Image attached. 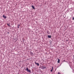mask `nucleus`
<instances>
[{"instance_id":"16","label":"nucleus","mask_w":74,"mask_h":74,"mask_svg":"<svg viewBox=\"0 0 74 74\" xmlns=\"http://www.w3.org/2000/svg\"><path fill=\"white\" fill-rule=\"evenodd\" d=\"M8 34L9 33V32H8Z\"/></svg>"},{"instance_id":"5","label":"nucleus","mask_w":74,"mask_h":74,"mask_svg":"<svg viewBox=\"0 0 74 74\" xmlns=\"http://www.w3.org/2000/svg\"><path fill=\"white\" fill-rule=\"evenodd\" d=\"M32 8H33V9H34V10L35 9V8H34V6L32 5Z\"/></svg>"},{"instance_id":"6","label":"nucleus","mask_w":74,"mask_h":74,"mask_svg":"<svg viewBox=\"0 0 74 74\" xmlns=\"http://www.w3.org/2000/svg\"><path fill=\"white\" fill-rule=\"evenodd\" d=\"M60 62V59H58V63H59Z\"/></svg>"},{"instance_id":"15","label":"nucleus","mask_w":74,"mask_h":74,"mask_svg":"<svg viewBox=\"0 0 74 74\" xmlns=\"http://www.w3.org/2000/svg\"><path fill=\"white\" fill-rule=\"evenodd\" d=\"M18 26H20V25L19 24L18 25Z\"/></svg>"},{"instance_id":"4","label":"nucleus","mask_w":74,"mask_h":74,"mask_svg":"<svg viewBox=\"0 0 74 74\" xmlns=\"http://www.w3.org/2000/svg\"><path fill=\"white\" fill-rule=\"evenodd\" d=\"M3 18H5V19H6V18H7V16H4V15H3Z\"/></svg>"},{"instance_id":"11","label":"nucleus","mask_w":74,"mask_h":74,"mask_svg":"<svg viewBox=\"0 0 74 74\" xmlns=\"http://www.w3.org/2000/svg\"><path fill=\"white\" fill-rule=\"evenodd\" d=\"M7 25L8 26H10V24H7Z\"/></svg>"},{"instance_id":"8","label":"nucleus","mask_w":74,"mask_h":74,"mask_svg":"<svg viewBox=\"0 0 74 74\" xmlns=\"http://www.w3.org/2000/svg\"><path fill=\"white\" fill-rule=\"evenodd\" d=\"M53 67H52V69H51V72H52V71H53Z\"/></svg>"},{"instance_id":"1","label":"nucleus","mask_w":74,"mask_h":74,"mask_svg":"<svg viewBox=\"0 0 74 74\" xmlns=\"http://www.w3.org/2000/svg\"><path fill=\"white\" fill-rule=\"evenodd\" d=\"M26 70L27 71V72H29V73L31 72V71L30 69L29 70L28 68H26Z\"/></svg>"},{"instance_id":"10","label":"nucleus","mask_w":74,"mask_h":74,"mask_svg":"<svg viewBox=\"0 0 74 74\" xmlns=\"http://www.w3.org/2000/svg\"><path fill=\"white\" fill-rule=\"evenodd\" d=\"M31 55H33V53H32V52H31Z\"/></svg>"},{"instance_id":"9","label":"nucleus","mask_w":74,"mask_h":74,"mask_svg":"<svg viewBox=\"0 0 74 74\" xmlns=\"http://www.w3.org/2000/svg\"><path fill=\"white\" fill-rule=\"evenodd\" d=\"M47 33H48V34H49V31H47Z\"/></svg>"},{"instance_id":"13","label":"nucleus","mask_w":74,"mask_h":74,"mask_svg":"<svg viewBox=\"0 0 74 74\" xmlns=\"http://www.w3.org/2000/svg\"><path fill=\"white\" fill-rule=\"evenodd\" d=\"M73 20H74V17H73Z\"/></svg>"},{"instance_id":"3","label":"nucleus","mask_w":74,"mask_h":74,"mask_svg":"<svg viewBox=\"0 0 74 74\" xmlns=\"http://www.w3.org/2000/svg\"><path fill=\"white\" fill-rule=\"evenodd\" d=\"M35 63L36 64H37L38 66H39V64L38 63H36V62H35Z\"/></svg>"},{"instance_id":"14","label":"nucleus","mask_w":74,"mask_h":74,"mask_svg":"<svg viewBox=\"0 0 74 74\" xmlns=\"http://www.w3.org/2000/svg\"><path fill=\"white\" fill-rule=\"evenodd\" d=\"M58 74H60V72H58Z\"/></svg>"},{"instance_id":"2","label":"nucleus","mask_w":74,"mask_h":74,"mask_svg":"<svg viewBox=\"0 0 74 74\" xmlns=\"http://www.w3.org/2000/svg\"><path fill=\"white\" fill-rule=\"evenodd\" d=\"M41 68L42 69H46V66H41Z\"/></svg>"},{"instance_id":"7","label":"nucleus","mask_w":74,"mask_h":74,"mask_svg":"<svg viewBox=\"0 0 74 74\" xmlns=\"http://www.w3.org/2000/svg\"><path fill=\"white\" fill-rule=\"evenodd\" d=\"M48 38H51V36L50 35H48Z\"/></svg>"},{"instance_id":"12","label":"nucleus","mask_w":74,"mask_h":74,"mask_svg":"<svg viewBox=\"0 0 74 74\" xmlns=\"http://www.w3.org/2000/svg\"><path fill=\"white\" fill-rule=\"evenodd\" d=\"M19 26H18V25H17V27H18V28H19Z\"/></svg>"}]
</instances>
